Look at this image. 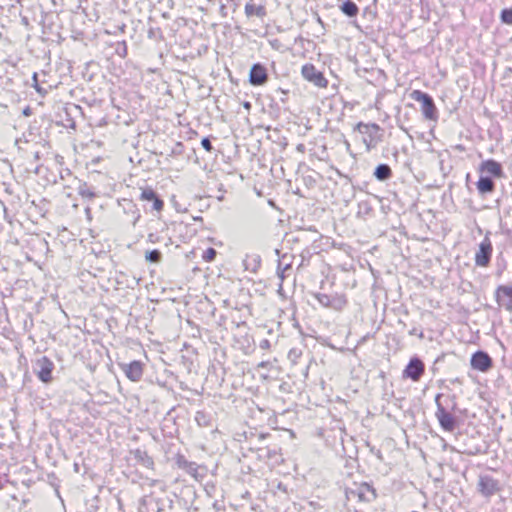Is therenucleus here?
<instances>
[{
    "instance_id": "nucleus-36",
    "label": "nucleus",
    "mask_w": 512,
    "mask_h": 512,
    "mask_svg": "<svg viewBox=\"0 0 512 512\" xmlns=\"http://www.w3.org/2000/svg\"><path fill=\"white\" fill-rule=\"evenodd\" d=\"M302 261L300 263V266L304 265V261L308 260L310 257V251L308 249H305L301 253Z\"/></svg>"
},
{
    "instance_id": "nucleus-1",
    "label": "nucleus",
    "mask_w": 512,
    "mask_h": 512,
    "mask_svg": "<svg viewBox=\"0 0 512 512\" xmlns=\"http://www.w3.org/2000/svg\"><path fill=\"white\" fill-rule=\"evenodd\" d=\"M355 129L363 135V143L368 152L383 141V129L376 123L359 122Z\"/></svg>"
},
{
    "instance_id": "nucleus-13",
    "label": "nucleus",
    "mask_w": 512,
    "mask_h": 512,
    "mask_svg": "<svg viewBox=\"0 0 512 512\" xmlns=\"http://www.w3.org/2000/svg\"><path fill=\"white\" fill-rule=\"evenodd\" d=\"M495 298L499 306L512 312V285H499L495 290Z\"/></svg>"
},
{
    "instance_id": "nucleus-14",
    "label": "nucleus",
    "mask_w": 512,
    "mask_h": 512,
    "mask_svg": "<svg viewBox=\"0 0 512 512\" xmlns=\"http://www.w3.org/2000/svg\"><path fill=\"white\" fill-rule=\"evenodd\" d=\"M268 80L266 67L261 63H254L249 72V82L253 86H262Z\"/></svg>"
},
{
    "instance_id": "nucleus-4",
    "label": "nucleus",
    "mask_w": 512,
    "mask_h": 512,
    "mask_svg": "<svg viewBox=\"0 0 512 512\" xmlns=\"http://www.w3.org/2000/svg\"><path fill=\"white\" fill-rule=\"evenodd\" d=\"M491 232L487 231L482 241L478 244L474 261L477 267H488L491 262L493 245L490 239Z\"/></svg>"
},
{
    "instance_id": "nucleus-27",
    "label": "nucleus",
    "mask_w": 512,
    "mask_h": 512,
    "mask_svg": "<svg viewBox=\"0 0 512 512\" xmlns=\"http://www.w3.org/2000/svg\"><path fill=\"white\" fill-rule=\"evenodd\" d=\"M500 20L503 24L512 25V7L501 10Z\"/></svg>"
},
{
    "instance_id": "nucleus-29",
    "label": "nucleus",
    "mask_w": 512,
    "mask_h": 512,
    "mask_svg": "<svg viewBox=\"0 0 512 512\" xmlns=\"http://www.w3.org/2000/svg\"><path fill=\"white\" fill-rule=\"evenodd\" d=\"M287 258H293L292 255H288V254H283L281 256V258L278 260V266H277V275L278 277L281 279V281L284 280L285 278V272L286 270H282V264L283 262L287 259Z\"/></svg>"
},
{
    "instance_id": "nucleus-19",
    "label": "nucleus",
    "mask_w": 512,
    "mask_h": 512,
    "mask_svg": "<svg viewBox=\"0 0 512 512\" xmlns=\"http://www.w3.org/2000/svg\"><path fill=\"white\" fill-rule=\"evenodd\" d=\"M131 454L133 455L134 459L142 466L149 468V469L153 468L154 461H153L152 457H150L145 450H141L138 448V449L132 450Z\"/></svg>"
},
{
    "instance_id": "nucleus-46",
    "label": "nucleus",
    "mask_w": 512,
    "mask_h": 512,
    "mask_svg": "<svg viewBox=\"0 0 512 512\" xmlns=\"http://www.w3.org/2000/svg\"><path fill=\"white\" fill-rule=\"evenodd\" d=\"M139 218H140V214H138V215H137V217L135 218V220H134V222H133V225H135V224H136V222L139 220Z\"/></svg>"
},
{
    "instance_id": "nucleus-51",
    "label": "nucleus",
    "mask_w": 512,
    "mask_h": 512,
    "mask_svg": "<svg viewBox=\"0 0 512 512\" xmlns=\"http://www.w3.org/2000/svg\"><path fill=\"white\" fill-rule=\"evenodd\" d=\"M86 214H90V208H86Z\"/></svg>"
},
{
    "instance_id": "nucleus-5",
    "label": "nucleus",
    "mask_w": 512,
    "mask_h": 512,
    "mask_svg": "<svg viewBox=\"0 0 512 512\" xmlns=\"http://www.w3.org/2000/svg\"><path fill=\"white\" fill-rule=\"evenodd\" d=\"M55 365L53 361L47 356H41L36 359L33 364V371L37 378L44 384H49L53 381V370Z\"/></svg>"
},
{
    "instance_id": "nucleus-25",
    "label": "nucleus",
    "mask_w": 512,
    "mask_h": 512,
    "mask_svg": "<svg viewBox=\"0 0 512 512\" xmlns=\"http://www.w3.org/2000/svg\"><path fill=\"white\" fill-rule=\"evenodd\" d=\"M77 190H78V194L82 198H87L89 200H92L96 197V193L94 192V190L91 187L88 186V184L86 182L80 183Z\"/></svg>"
},
{
    "instance_id": "nucleus-47",
    "label": "nucleus",
    "mask_w": 512,
    "mask_h": 512,
    "mask_svg": "<svg viewBox=\"0 0 512 512\" xmlns=\"http://www.w3.org/2000/svg\"><path fill=\"white\" fill-rule=\"evenodd\" d=\"M453 383H461L460 379L459 378H455L454 380H452Z\"/></svg>"
},
{
    "instance_id": "nucleus-49",
    "label": "nucleus",
    "mask_w": 512,
    "mask_h": 512,
    "mask_svg": "<svg viewBox=\"0 0 512 512\" xmlns=\"http://www.w3.org/2000/svg\"><path fill=\"white\" fill-rule=\"evenodd\" d=\"M365 206H366V208H364V211H366V212H367L368 210H370V208L368 207V205H367V204H365Z\"/></svg>"
},
{
    "instance_id": "nucleus-32",
    "label": "nucleus",
    "mask_w": 512,
    "mask_h": 512,
    "mask_svg": "<svg viewBox=\"0 0 512 512\" xmlns=\"http://www.w3.org/2000/svg\"><path fill=\"white\" fill-rule=\"evenodd\" d=\"M201 145H202V147H203L207 152H212V150L214 149V148H213V146H212L211 138H210V137H204V138H202V140H201Z\"/></svg>"
},
{
    "instance_id": "nucleus-9",
    "label": "nucleus",
    "mask_w": 512,
    "mask_h": 512,
    "mask_svg": "<svg viewBox=\"0 0 512 512\" xmlns=\"http://www.w3.org/2000/svg\"><path fill=\"white\" fill-rule=\"evenodd\" d=\"M477 489L482 496L489 498L500 490L499 481L490 475H481L479 476Z\"/></svg>"
},
{
    "instance_id": "nucleus-21",
    "label": "nucleus",
    "mask_w": 512,
    "mask_h": 512,
    "mask_svg": "<svg viewBox=\"0 0 512 512\" xmlns=\"http://www.w3.org/2000/svg\"><path fill=\"white\" fill-rule=\"evenodd\" d=\"M373 176L381 182L387 181L392 177V169L388 164L382 163L376 166Z\"/></svg>"
},
{
    "instance_id": "nucleus-12",
    "label": "nucleus",
    "mask_w": 512,
    "mask_h": 512,
    "mask_svg": "<svg viewBox=\"0 0 512 512\" xmlns=\"http://www.w3.org/2000/svg\"><path fill=\"white\" fill-rule=\"evenodd\" d=\"M164 510V502L160 498L153 495L143 496L139 500L138 512H162Z\"/></svg>"
},
{
    "instance_id": "nucleus-35",
    "label": "nucleus",
    "mask_w": 512,
    "mask_h": 512,
    "mask_svg": "<svg viewBox=\"0 0 512 512\" xmlns=\"http://www.w3.org/2000/svg\"><path fill=\"white\" fill-rule=\"evenodd\" d=\"M259 347L263 350H268L271 347V343L268 339H263L260 341Z\"/></svg>"
},
{
    "instance_id": "nucleus-6",
    "label": "nucleus",
    "mask_w": 512,
    "mask_h": 512,
    "mask_svg": "<svg viewBox=\"0 0 512 512\" xmlns=\"http://www.w3.org/2000/svg\"><path fill=\"white\" fill-rule=\"evenodd\" d=\"M425 373L424 362L418 357L413 356L410 358L408 364L402 372V377L417 382Z\"/></svg>"
},
{
    "instance_id": "nucleus-24",
    "label": "nucleus",
    "mask_w": 512,
    "mask_h": 512,
    "mask_svg": "<svg viewBox=\"0 0 512 512\" xmlns=\"http://www.w3.org/2000/svg\"><path fill=\"white\" fill-rule=\"evenodd\" d=\"M347 304V299L344 295L334 294L331 297L330 308L336 311H341Z\"/></svg>"
},
{
    "instance_id": "nucleus-39",
    "label": "nucleus",
    "mask_w": 512,
    "mask_h": 512,
    "mask_svg": "<svg viewBox=\"0 0 512 512\" xmlns=\"http://www.w3.org/2000/svg\"><path fill=\"white\" fill-rule=\"evenodd\" d=\"M450 400L452 402L451 410L455 411V409L457 407L456 396L455 395L450 396Z\"/></svg>"
},
{
    "instance_id": "nucleus-10",
    "label": "nucleus",
    "mask_w": 512,
    "mask_h": 512,
    "mask_svg": "<svg viewBox=\"0 0 512 512\" xmlns=\"http://www.w3.org/2000/svg\"><path fill=\"white\" fill-rule=\"evenodd\" d=\"M471 367L480 372H488L493 367V359L483 350L474 352L470 359Z\"/></svg>"
},
{
    "instance_id": "nucleus-37",
    "label": "nucleus",
    "mask_w": 512,
    "mask_h": 512,
    "mask_svg": "<svg viewBox=\"0 0 512 512\" xmlns=\"http://www.w3.org/2000/svg\"><path fill=\"white\" fill-rule=\"evenodd\" d=\"M292 266V258H287L282 264V270H290Z\"/></svg>"
},
{
    "instance_id": "nucleus-22",
    "label": "nucleus",
    "mask_w": 512,
    "mask_h": 512,
    "mask_svg": "<svg viewBox=\"0 0 512 512\" xmlns=\"http://www.w3.org/2000/svg\"><path fill=\"white\" fill-rule=\"evenodd\" d=\"M339 9L344 15H346L350 18L356 17L359 12V8H358L357 4L352 0H345L339 6Z\"/></svg>"
},
{
    "instance_id": "nucleus-45",
    "label": "nucleus",
    "mask_w": 512,
    "mask_h": 512,
    "mask_svg": "<svg viewBox=\"0 0 512 512\" xmlns=\"http://www.w3.org/2000/svg\"><path fill=\"white\" fill-rule=\"evenodd\" d=\"M23 114H24V115H29V114H30V109H29V108H26V109L23 111Z\"/></svg>"
},
{
    "instance_id": "nucleus-50",
    "label": "nucleus",
    "mask_w": 512,
    "mask_h": 512,
    "mask_svg": "<svg viewBox=\"0 0 512 512\" xmlns=\"http://www.w3.org/2000/svg\"><path fill=\"white\" fill-rule=\"evenodd\" d=\"M365 206H366V208H364V211H366V212H367L368 210H370V208L368 207V205H367V204H365Z\"/></svg>"
},
{
    "instance_id": "nucleus-20",
    "label": "nucleus",
    "mask_w": 512,
    "mask_h": 512,
    "mask_svg": "<svg viewBox=\"0 0 512 512\" xmlns=\"http://www.w3.org/2000/svg\"><path fill=\"white\" fill-rule=\"evenodd\" d=\"M245 15L250 18L253 16H257L259 18H264L267 15V10L264 5H256L252 2H248L244 8Z\"/></svg>"
},
{
    "instance_id": "nucleus-30",
    "label": "nucleus",
    "mask_w": 512,
    "mask_h": 512,
    "mask_svg": "<svg viewBox=\"0 0 512 512\" xmlns=\"http://www.w3.org/2000/svg\"><path fill=\"white\" fill-rule=\"evenodd\" d=\"M216 255L217 251L214 248L209 247L203 252L202 259L206 262H212L216 258Z\"/></svg>"
},
{
    "instance_id": "nucleus-18",
    "label": "nucleus",
    "mask_w": 512,
    "mask_h": 512,
    "mask_svg": "<svg viewBox=\"0 0 512 512\" xmlns=\"http://www.w3.org/2000/svg\"><path fill=\"white\" fill-rule=\"evenodd\" d=\"M476 188L478 193L483 196L495 190V182L492 177L481 175L476 182Z\"/></svg>"
},
{
    "instance_id": "nucleus-2",
    "label": "nucleus",
    "mask_w": 512,
    "mask_h": 512,
    "mask_svg": "<svg viewBox=\"0 0 512 512\" xmlns=\"http://www.w3.org/2000/svg\"><path fill=\"white\" fill-rule=\"evenodd\" d=\"M411 99L421 104V112L427 120L437 121L438 110L433 97L421 90H413L410 94Z\"/></svg>"
},
{
    "instance_id": "nucleus-38",
    "label": "nucleus",
    "mask_w": 512,
    "mask_h": 512,
    "mask_svg": "<svg viewBox=\"0 0 512 512\" xmlns=\"http://www.w3.org/2000/svg\"><path fill=\"white\" fill-rule=\"evenodd\" d=\"M271 366V363L269 361H262L258 364V368L267 369Z\"/></svg>"
},
{
    "instance_id": "nucleus-26",
    "label": "nucleus",
    "mask_w": 512,
    "mask_h": 512,
    "mask_svg": "<svg viewBox=\"0 0 512 512\" xmlns=\"http://www.w3.org/2000/svg\"><path fill=\"white\" fill-rule=\"evenodd\" d=\"M145 260L149 263H155L158 264L162 260V253L158 249H153L146 251L145 253Z\"/></svg>"
},
{
    "instance_id": "nucleus-23",
    "label": "nucleus",
    "mask_w": 512,
    "mask_h": 512,
    "mask_svg": "<svg viewBox=\"0 0 512 512\" xmlns=\"http://www.w3.org/2000/svg\"><path fill=\"white\" fill-rule=\"evenodd\" d=\"M261 257L257 254L247 255L243 260V265L246 270H250L252 272H256L260 267Z\"/></svg>"
},
{
    "instance_id": "nucleus-41",
    "label": "nucleus",
    "mask_w": 512,
    "mask_h": 512,
    "mask_svg": "<svg viewBox=\"0 0 512 512\" xmlns=\"http://www.w3.org/2000/svg\"><path fill=\"white\" fill-rule=\"evenodd\" d=\"M122 44H123V48L121 49V52L118 50V54L121 56H125L126 52H127V48H126L125 42H123Z\"/></svg>"
},
{
    "instance_id": "nucleus-28",
    "label": "nucleus",
    "mask_w": 512,
    "mask_h": 512,
    "mask_svg": "<svg viewBox=\"0 0 512 512\" xmlns=\"http://www.w3.org/2000/svg\"><path fill=\"white\" fill-rule=\"evenodd\" d=\"M314 296L320 305H322L325 308H330L332 295H328L325 293H316Z\"/></svg>"
},
{
    "instance_id": "nucleus-15",
    "label": "nucleus",
    "mask_w": 512,
    "mask_h": 512,
    "mask_svg": "<svg viewBox=\"0 0 512 512\" xmlns=\"http://www.w3.org/2000/svg\"><path fill=\"white\" fill-rule=\"evenodd\" d=\"M479 171L481 173H487L490 177L494 178H504L505 173L502 167V164L494 159H487L480 163Z\"/></svg>"
},
{
    "instance_id": "nucleus-33",
    "label": "nucleus",
    "mask_w": 512,
    "mask_h": 512,
    "mask_svg": "<svg viewBox=\"0 0 512 512\" xmlns=\"http://www.w3.org/2000/svg\"><path fill=\"white\" fill-rule=\"evenodd\" d=\"M195 419H196V421L198 422L199 425H203V426L206 425L205 413L204 412H197Z\"/></svg>"
},
{
    "instance_id": "nucleus-40",
    "label": "nucleus",
    "mask_w": 512,
    "mask_h": 512,
    "mask_svg": "<svg viewBox=\"0 0 512 512\" xmlns=\"http://www.w3.org/2000/svg\"><path fill=\"white\" fill-rule=\"evenodd\" d=\"M220 14L222 17H227V8H226V5L222 4L220 6Z\"/></svg>"
},
{
    "instance_id": "nucleus-44",
    "label": "nucleus",
    "mask_w": 512,
    "mask_h": 512,
    "mask_svg": "<svg viewBox=\"0 0 512 512\" xmlns=\"http://www.w3.org/2000/svg\"><path fill=\"white\" fill-rule=\"evenodd\" d=\"M267 436H268V434H260L259 440H264Z\"/></svg>"
},
{
    "instance_id": "nucleus-16",
    "label": "nucleus",
    "mask_w": 512,
    "mask_h": 512,
    "mask_svg": "<svg viewBox=\"0 0 512 512\" xmlns=\"http://www.w3.org/2000/svg\"><path fill=\"white\" fill-rule=\"evenodd\" d=\"M140 199L147 202H152V210L160 212L163 210L164 201L159 195L150 187L142 189Z\"/></svg>"
},
{
    "instance_id": "nucleus-48",
    "label": "nucleus",
    "mask_w": 512,
    "mask_h": 512,
    "mask_svg": "<svg viewBox=\"0 0 512 512\" xmlns=\"http://www.w3.org/2000/svg\"><path fill=\"white\" fill-rule=\"evenodd\" d=\"M74 470H75L76 472H78V470H79V465H78L77 463H76V464H74Z\"/></svg>"
},
{
    "instance_id": "nucleus-17",
    "label": "nucleus",
    "mask_w": 512,
    "mask_h": 512,
    "mask_svg": "<svg viewBox=\"0 0 512 512\" xmlns=\"http://www.w3.org/2000/svg\"><path fill=\"white\" fill-rule=\"evenodd\" d=\"M280 448L276 445L272 447H259L258 448V457L265 460H273L275 463H280L282 461Z\"/></svg>"
},
{
    "instance_id": "nucleus-52",
    "label": "nucleus",
    "mask_w": 512,
    "mask_h": 512,
    "mask_svg": "<svg viewBox=\"0 0 512 512\" xmlns=\"http://www.w3.org/2000/svg\"><path fill=\"white\" fill-rule=\"evenodd\" d=\"M275 253H276L277 255H279V254H280V251H279L278 249H276V250H275Z\"/></svg>"
},
{
    "instance_id": "nucleus-3",
    "label": "nucleus",
    "mask_w": 512,
    "mask_h": 512,
    "mask_svg": "<svg viewBox=\"0 0 512 512\" xmlns=\"http://www.w3.org/2000/svg\"><path fill=\"white\" fill-rule=\"evenodd\" d=\"M443 394L438 393L435 396L436 412L435 416L440 427L447 432H452L458 425L457 418L453 416L442 404L441 398Z\"/></svg>"
},
{
    "instance_id": "nucleus-34",
    "label": "nucleus",
    "mask_w": 512,
    "mask_h": 512,
    "mask_svg": "<svg viewBox=\"0 0 512 512\" xmlns=\"http://www.w3.org/2000/svg\"><path fill=\"white\" fill-rule=\"evenodd\" d=\"M409 335L411 336H418L420 339H423L424 338V333L422 330H418L417 328H412L411 330H409Z\"/></svg>"
},
{
    "instance_id": "nucleus-42",
    "label": "nucleus",
    "mask_w": 512,
    "mask_h": 512,
    "mask_svg": "<svg viewBox=\"0 0 512 512\" xmlns=\"http://www.w3.org/2000/svg\"><path fill=\"white\" fill-rule=\"evenodd\" d=\"M154 237H155V235H154L153 233H150V234L148 235V240H149L150 242L154 243V242H155Z\"/></svg>"
},
{
    "instance_id": "nucleus-8",
    "label": "nucleus",
    "mask_w": 512,
    "mask_h": 512,
    "mask_svg": "<svg viewBox=\"0 0 512 512\" xmlns=\"http://www.w3.org/2000/svg\"><path fill=\"white\" fill-rule=\"evenodd\" d=\"M301 74L305 80L319 88H326L328 85V80L324 77V74L311 63L302 66Z\"/></svg>"
},
{
    "instance_id": "nucleus-11",
    "label": "nucleus",
    "mask_w": 512,
    "mask_h": 512,
    "mask_svg": "<svg viewBox=\"0 0 512 512\" xmlns=\"http://www.w3.org/2000/svg\"><path fill=\"white\" fill-rule=\"evenodd\" d=\"M119 367L130 381L138 382L143 376L144 364L139 360L119 363Z\"/></svg>"
},
{
    "instance_id": "nucleus-7",
    "label": "nucleus",
    "mask_w": 512,
    "mask_h": 512,
    "mask_svg": "<svg viewBox=\"0 0 512 512\" xmlns=\"http://www.w3.org/2000/svg\"><path fill=\"white\" fill-rule=\"evenodd\" d=\"M175 463L179 469L185 471L197 481H201L205 477L204 469L197 463L187 460L184 455L178 454Z\"/></svg>"
},
{
    "instance_id": "nucleus-31",
    "label": "nucleus",
    "mask_w": 512,
    "mask_h": 512,
    "mask_svg": "<svg viewBox=\"0 0 512 512\" xmlns=\"http://www.w3.org/2000/svg\"><path fill=\"white\" fill-rule=\"evenodd\" d=\"M32 81H33V87L35 88V90L42 96L46 95L47 94V90H45L43 87H41L38 83V74L36 72L33 73V76H32Z\"/></svg>"
},
{
    "instance_id": "nucleus-43",
    "label": "nucleus",
    "mask_w": 512,
    "mask_h": 512,
    "mask_svg": "<svg viewBox=\"0 0 512 512\" xmlns=\"http://www.w3.org/2000/svg\"><path fill=\"white\" fill-rule=\"evenodd\" d=\"M243 106H244L245 109H250L251 108V103L246 101V102H244Z\"/></svg>"
}]
</instances>
